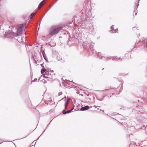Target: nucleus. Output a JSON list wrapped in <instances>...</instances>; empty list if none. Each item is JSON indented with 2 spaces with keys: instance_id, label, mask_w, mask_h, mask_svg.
<instances>
[{
  "instance_id": "obj_1",
  "label": "nucleus",
  "mask_w": 147,
  "mask_h": 147,
  "mask_svg": "<svg viewBox=\"0 0 147 147\" xmlns=\"http://www.w3.org/2000/svg\"><path fill=\"white\" fill-rule=\"evenodd\" d=\"M26 25V24H22L19 25L17 28L16 33H15L10 30H8L7 31L5 32L4 36L7 38H11L16 36V35L17 36L20 35L23 31L25 30Z\"/></svg>"
},
{
  "instance_id": "obj_2",
  "label": "nucleus",
  "mask_w": 147,
  "mask_h": 147,
  "mask_svg": "<svg viewBox=\"0 0 147 147\" xmlns=\"http://www.w3.org/2000/svg\"><path fill=\"white\" fill-rule=\"evenodd\" d=\"M62 27L57 26H53L49 30V34L51 36H53L57 34L61 29Z\"/></svg>"
},
{
  "instance_id": "obj_3",
  "label": "nucleus",
  "mask_w": 147,
  "mask_h": 147,
  "mask_svg": "<svg viewBox=\"0 0 147 147\" xmlns=\"http://www.w3.org/2000/svg\"><path fill=\"white\" fill-rule=\"evenodd\" d=\"M75 38H77V42H79L80 43L82 44H84L85 42V40L86 39L83 36H82V35L81 34H76L75 35Z\"/></svg>"
},
{
  "instance_id": "obj_4",
  "label": "nucleus",
  "mask_w": 147,
  "mask_h": 147,
  "mask_svg": "<svg viewBox=\"0 0 147 147\" xmlns=\"http://www.w3.org/2000/svg\"><path fill=\"white\" fill-rule=\"evenodd\" d=\"M89 1V0H87L86 1V2L84 3V6L85 7L86 6V16H91V11H90V9H88L87 8V7H89L88 6V4L87 5V4H86V3L88 2Z\"/></svg>"
},
{
  "instance_id": "obj_5",
  "label": "nucleus",
  "mask_w": 147,
  "mask_h": 147,
  "mask_svg": "<svg viewBox=\"0 0 147 147\" xmlns=\"http://www.w3.org/2000/svg\"><path fill=\"white\" fill-rule=\"evenodd\" d=\"M90 50L91 51H92V52L93 53V54L94 55H98V58L100 59H102V56H100L101 55V53L100 52H97L95 50H94V49H93V48H90Z\"/></svg>"
},
{
  "instance_id": "obj_6",
  "label": "nucleus",
  "mask_w": 147,
  "mask_h": 147,
  "mask_svg": "<svg viewBox=\"0 0 147 147\" xmlns=\"http://www.w3.org/2000/svg\"><path fill=\"white\" fill-rule=\"evenodd\" d=\"M92 42L90 40H89L87 41H85L84 44L82 45L84 47H90L91 46V45L92 44Z\"/></svg>"
},
{
  "instance_id": "obj_7",
  "label": "nucleus",
  "mask_w": 147,
  "mask_h": 147,
  "mask_svg": "<svg viewBox=\"0 0 147 147\" xmlns=\"http://www.w3.org/2000/svg\"><path fill=\"white\" fill-rule=\"evenodd\" d=\"M75 35L74 36V37L71 38L70 37L69 38V43H74L75 42H77V41L76 40L77 39V38H76L75 37Z\"/></svg>"
},
{
  "instance_id": "obj_8",
  "label": "nucleus",
  "mask_w": 147,
  "mask_h": 147,
  "mask_svg": "<svg viewBox=\"0 0 147 147\" xmlns=\"http://www.w3.org/2000/svg\"><path fill=\"white\" fill-rule=\"evenodd\" d=\"M92 19V17L91 16H86L84 22V24H86L87 22L90 21Z\"/></svg>"
},
{
  "instance_id": "obj_9",
  "label": "nucleus",
  "mask_w": 147,
  "mask_h": 147,
  "mask_svg": "<svg viewBox=\"0 0 147 147\" xmlns=\"http://www.w3.org/2000/svg\"><path fill=\"white\" fill-rule=\"evenodd\" d=\"M139 1H140V0H138V1L137 3H135V6L136 7V10H135L134 11V12H133V16H134V14H135V16H136L137 15V8L138 7L139 5Z\"/></svg>"
},
{
  "instance_id": "obj_10",
  "label": "nucleus",
  "mask_w": 147,
  "mask_h": 147,
  "mask_svg": "<svg viewBox=\"0 0 147 147\" xmlns=\"http://www.w3.org/2000/svg\"><path fill=\"white\" fill-rule=\"evenodd\" d=\"M89 107L88 105L85 106L84 107H82L80 108V110L81 111H84L88 110L89 109Z\"/></svg>"
},
{
  "instance_id": "obj_11",
  "label": "nucleus",
  "mask_w": 147,
  "mask_h": 147,
  "mask_svg": "<svg viewBox=\"0 0 147 147\" xmlns=\"http://www.w3.org/2000/svg\"><path fill=\"white\" fill-rule=\"evenodd\" d=\"M45 0H43V1H42L38 5V9L37 10H36L35 11V13L36 12H37L38 11V9H39L40 7H41V6L43 5V2H44V1H45Z\"/></svg>"
},
{
  "instance_id": "obj_12",
  "label": "nucleus",
  "mask_w": 147,
  "mask_h": 147,
  "mask_svg": "<svg viewBox=\"0 0 147 147\" xmlns=\"http://www.w3.org/2000/svg\"><path fill=\"white\" fill-rule=\"evenodd\" d=\"M40 50V51H42V55L43 56H45L46 55L45 54V51H44L45 49L43 48V47L42 46L41 47Z\"/></svg>"
},
{
  "instance_id": "obj_13",
  "label": "nucleus",
  "mask_w": 147,
  "mask_h": 147,
  "mask_svg": "<svg viewBox=\"0 0 147 147\" xmlns=\"http://www.w3.org/2000/svg\"><path fill=\"white\" fill-rule=\"evenodd\" d=\"M45 71V74H47V70L45 68H42L41 70V74H43L44 73Z\"/></svg>"
},
{
  "instance_id": "obj_14",
  "label": "nucleus",
  "mask_w": 147,
  "mask_h": 147,
  "mask_svg": "<svg viewBox=\"0 0 147 147\" xmlns=\"http://www.w3.org/2000/svg\"><path fill=\"white\" fill-rule=\"evenodd\" d=\"M111 58L113 60H114L115 59H118V60L119 59H122V58H121V57H119V58H118L117 56H115L114 57H111Z\"/></svg>"
},
{
  "instance_id": "obj_15",
  "label": "nucleus",
  "mask_w": 147,
  "mask_h": 147,
  "mask_svg": "<svg viewBox=\"0 0 147 147\" xmlns=\"http://www.w3.org/2000/svg\"><path fill=\"white\" fill-rule=\"evenodd\" d=\"M57 59L58 61H61L62 63L64 62H65V60H62L61 58L60 59V57H58Z\"/></svg>"
},
{
  "instance_id": "obj_16",
  "label": "nucleus",
  "mask_w": 147,
  "mask_h": 147,
  "mask_svg": "<svg viewBox=\"0 0 147 147\" xmlns=\"http://www.w3.org/2000/svg\"><path fill=\"white\" fill-rule=\"evenodd\" d=\"M74 109V107L73 108H72L69 110L67 111H66L67 113H70Z\"/></svg>"
},
{
  "instance_id": "obj_17",
  "label": "nucleus",
  "mask_w": 147,
  "mask_h": 147,
  "mask_svg": "<svg viewBox=\"0 0 147 147\" xmlns=\"http://www.w3.org/2000/svg\"><path fill=\"white\" fill-rule=\"evenodd\" d=\"M68 103L65 102V105H64V107H65V109H67V107L68 106Z\"/></svg>"
},
{
  "instance_id": "obj_18",
  "label": "nucleus",
  "mask_w": 147,
  "mask_h": 147,
  "mask_svg": "<svg viewBox=\"0 0 147 147\" xmlns=\"http://www.w3.org/2000/svg\"><path fill=\"white\" fill-rule=\"evenodd\" d=\"M114 25H112L111 27V31L112 32H113L114 31Z\"/></svg>"
},
{
  "instance_id": "obj_19",
  "label": "nucleus",
  "mask_w": 147,
  "mask_h": 147,
  "mask_svg": "<svg viewBox=\"0 0 147 147\" xmlns=\"http://www.w3.org/2000/svg\"><path fill=\"white\" fill-rule=\"evenodd\" d=\"M34 14V13L33 12L30 15V19H31L33 18V16Z\"/></svg>"
},
{
  "instance_id": "obj_20",
  "label": "nucleus",
  "mask_w": 147,
  "mask_h": 147,
  "mask_svg": "<svg viewBox=\"0 0 147 147\" xmlns=\"http://www.w3.org/2000/svg\"><path fill=\"white\" fill-rule=\"evenodd\" d=\"M66 111H66L65 110H63L62 111V113L63 114H65L67 113Z\"/></svg>"
},
{
  "instance_id": "obj_21",
  "label": "nucleus",
  "mask_w": 147,
  "mask_h": 147,
  "mask_svg": "<svg viewBox=\"0 0 147 147\" xmlns=\"http://www.w3.org/2000/svg\"><path fill=\"white\" fill-rule=\"evenodd\" d=\"M44 58L45 59L47 62H48V60L47 58V57L46 55L45 56H43Z\"/></svg>"
},
{
  "instance_id": "obj_22",
  "label": "nucleus",
  "mask_w": 147,
  "mask_h": 147,
  "mask_svg": "<svg viewBox=\"0 0 147 147\" xmlns=\"http://www.w3.org/2000/svg\"><path fill=\"white\" fill-rule=\"evenodd\" d=\"M45 78H47V80H52V78H49V77H45Z\"/></svg>"
},
{
  "instance_id": "obj_23",
  "label": "nucleus",
  "mask_w": 147,
  "mask_h": 147,
  "mask_svg": "<svg viewBox=\"0 0 147 147\" xmlns=\"http://www.w3.org/2000/svg\"><path fill=\"white\" fill-rule=\"evenodd\" d=\"M118 29V28H117L115 30L114 29V31L112 32H113V33L117 32L118 33V32H117Z\"/></svg>"
},
{
  "instance_id": "obj_24",
  "label": "nucleus",
  "mask_w": 147,
  "mask_h": 147,
  "mask_svg": "<svg viewBox=\"0 0 147 147\" xmlns=\"http://www.w3.org/2000/svg\"><path fill=\"white\" fill-rule=\"evenodd\" d=\"M42 82L44 84H45L47 83V82L46 80H42Z\"/></svg>"
},
{
  "instance_id": "obj_25",
  "label": "nucleus",
  "mask_w": 147,
  "mask_h": 147,
  "mask_svg": "<svg viewBox=\"0 0 147 147\" xmlns=\"http://www.w3.org/2000/svg\"><path fill=\"white\" fill-rule=\"evenodd\" d=\"M70 101V99L68 98L65 102L68 103Z\"/></svg>"
},
{
  "instance_id": "obj_26",
  "label": "nucleus",
  "mask_w": 147,
  "mask_h": 147,
  "mask_svg": "<svg viewBox=\"0 0 147 147\" xmlns=\"http://www.w3.org/2000/svg\"><path fill=\"white\" fill-rule=\"evenodd\" d=\"M62 94V92H60L58 93V95L59 96H60Z\"/></svg>"
},
{
  "instance_id": "obj_27",
  "label": "nucleus",
  "mask_w": 147,
  "mask_h": 147,
  "mask_svg": "<svg viewBox=\"0 0 147 147\" xmlns=\"http://www.w3.org/2000/svg\"><path fill=\"white\" fill-rule=\"evenodd\" d=\"M2 24V23H1V21L0 20V29H1V25Z\"/></svg>"
},
{
  "instance_id": "obj_28",
  "label": "nucleus",
  "mask_w": 147,
  "mask_h": 147,
  "mask_svg": "<svg viewBox=\"0 0 147 147\" xmlns=\"http://www.w3.org/2000/svg\"><path fill=\"white\" fill-rule=\"evenodd\" d=\"M37 80V79L35 78L34 79L33 82H36Z\"/></svg>"
},
{
  "instance_id": "obj_29",
  "label": "nucleus",
  "mask_w": 147,
  "mask_h": 147,
  "mask_svg": "<svg viewBox=\"0 0 147 147\" xmlns=\"http://www.w3.org/2000/svg\"><path fill=\"white\" fill-rule=\"evenodd\" d=\"M97 111H102L101 109H99V108H98L97 109Z\"/></svg>"
},
{
  "instance_id": "obj_30",
  "label": "nucleus",
  "mask_w": 147,
  "mask_h": 147,
  "mask_svg": "<svg viewBox=\"0 0 147 147\" xmlns=\"http://www.w3.org/2000/svg\"><path fill=\"white\" fill-rule=\"evenodd\" d=\"M50 72H51L53 73V72L54 71H53V70H50Z\"/></svg>"
},
{
  "instance_id": "obj_31",
  "label": "nucleus",
  "mask_w": 147,
  "mask_h": 147,
  "mask_svg": "<svg viewBox=\"0 0 147 147\" xmlns=\"http://www.w3.org/2000/svg\"><path fill=\"white\" fill-rule=\"evenodd\" d=\"M47 74H46V75H47V74H49V72L48 71H47Z\"/></svg>"
},
{
  "instance_id": "obj_32",
  "label": "nucleus",
  "mask_w": 147,
  "mask_h": 147,
  "mask_svg": "<svg viewBox=\"0 0 147 147\" xmlns=\"http://www.w3.org/2000/svg\"><path fill=\"white\" fill-rule=\"evenodd\" d=\"M98 106H95V105L94 106V107H95V108H96Z\"/></svg>"
},
{
  "instance_id": "obj_33",
  "label": "nucleus",
  "mask_w": 147,
  "mask_h": 147,
  "mask_svg": "<svg viewBox=\"0 0 147 147\" xmlns=\"http://www.w3.org/2000/svg\"><path fill=\"white\" fill-rule=\"evenodd\" d=\"M79 92L78 91L77 92V94H79Z\"/></svg>"
},
{
  "instance_id": "obj_34",
  "label": "nucleus",
  "mask_w": 147,
  "mask_h": 147,
  "mask_svg": "<svg viewBox=\"0 0 147 147\" xmlns=\"http://www.w3.org/2000/svg\"><path fill=\"white\" fill-rule=\"evenodd\" d=\"M89 108H91L92 107V106H89Z\"/></svg>"
},
{
  "instance_id": "obj_35",
  "label": "nucleus",
  "mask_w": 147,
  "mask_h": 147,
  "mask_svg": "<svg viewBox=\"0 0 147 147\" xmlns=\"http://www.w3.org/2000/svg\"><path fill=\"white\" fill-rule=\"evenodd\" d=\"M46 128H47V127H46V128H45V130H44V131L43 132H44L45 131V130H46Z\"/></svg>"
},
{
  "instance_id": "obj_36",
  "label": "nucleus",
  "mask_w": 147,
  "mask_h": 147,
  "mask_svg": "<svg viewBox=\"0 0 147 147\" xmlns=\"http://www.w3.org/2000/svg\"><path fill=\"white\" fill-rule=\"evenodd\" d=\"M102 112H103V113H104V110H102Z\"/></svg>"
},
{
  "instance_id": "obj_37",
  "label": "nucleus",
  "mask_w": 147,
  "mask_h": 147,
  "mask_svg": "<svg viewBox=\"0 0 147 147\" xmlns=\"http://www.w3.org/2000/svg\"><path fill=\"white\" fill-rule=\"evenodd\" d=\"M39 137L36 140H37L38 139H39Z\"/></svg>"
},
{
  "instance_id": "obj_38",
  "label": "nucleus",
  "mask_w": 147,
  "mask_h": 147,
  "mask_svg": "<svg viewBox=\"0 0 147 147\" xmlns=\"http://www.w3.org/2000/svg\"><path fill=\"white\" fill-rule=\"evenodd\" d=\"M35 63H36H36H37V62H35Z\"/></svg>"
},
{
  "instance_id": "obj_39",
  "label": "nucleus",
  "mask_w": 147,
  "mask_h": 147,
  "mask_svg": "<svg viewBox=\"0 0 147 147\" xmlns=\"http://www.w3.org/2000/svg\"><path fill=\"white\" fill-rule=\"evenodd\" d=\"M2 142H1L0 143V144H1V143H2Z\"/></svg>"
},
{
  "instance_id": "obj_40",
  "label": "nucleus",
  "mask_w": 147,
  "mask_h": 147,
  "mask_svg": "<svg viewBox=\"0 0 147 147\" xmlns=\"http://www.w3.org/2000/svg\"><path fill=\"white\" fill-rule=\"evenodd\" d=\"M108 90V89H106V90Z\"/></svg>"
},
{
  "instance_id": "obj_41",
  "label": "nucleus",
  "mask_w": 147,
  "mask_h": 147,
  "mask_svg": "<svg viewBox=\"0 0 147 147\" xmlns=\"http://www.w3.org/2000/svg\"><path fill=\"white\" fill-rule=\"evenodd\" d=\"M134 28V27H133V29Z\"/></svg>"
},
{
  "instance_id": "obj_42",
  "label": "nucleus",
  "mask_w": 147,
  "mask_h": 147,
  "mask_svg": "<svg viewBox=\"0 0 147 147\" xmlns=\"http://www.w3.org/2000/svg\"><path fill=\"white\" fill-rule=\"evenodd\" d=\"M146 127H147V125L146 126Z\"/></svg>"
}]
</instances>
